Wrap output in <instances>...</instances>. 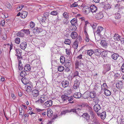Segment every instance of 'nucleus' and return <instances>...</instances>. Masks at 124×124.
I'll return each mask as SVG.
<instances>
[{
    "label": "nucleus",
    "mask_w": 124,
    "mask_h": 124,
    "mask_svg": "<svg viewBox=\"0 0 124 124\" xmlns=\"http://www.w3.org/2000/svg\"><path fill=\"white\" fill-rule=\"evenodd\" d=\"M82 56V55L80 54L77 57L75 63L76 68H78L80 69L84 68V65L83 63L82 62V61L83 60Z\"/></svg>",
    "instance_id": "nucleus-1"
},
{
    "label": "nucleus",
    "mask_w": 124,
    "mask_h": 124,
    "mask_svg": "<svg viewBox=\"0 0 124 124\" xmlns=\"http://www.w3.org/2000/svg\"><path fill=\"white\" fill-rule=\"evenodd\" d=\"M81 39V37H78L77 39V40L74 42L73 45V47L75 49L74 52H78V51L77 49L78 44V40H79L80 41Z\"/></svg>",
    "instance_id": "nucleus-2"
},
{
    "label": "nucleus",
    "mask_w": 124,
    "mask_h": 124,
    "mask_svg": "<svg viewBox=\"0 0 124 124\" xmlns=\"http://www.w3.org/2000/svg\"><path fill=\"white\" fill-rule=\"evenodd\" d=\"M47 99V97L46 95H42L37 101L38 103L41 104L44 103Z\"/></svg>",
    "instance_id": "nucleus-3"
},
{
    "label": "nucleus",
    "mask_w": 124,
    "mask_h": 124,
    "mask_svg": "<svg viewBox=\"0 0 124 124\" xmlns=\"http://www.w3.org/2000/svg\"><path fill=\"white\" fill-rule=\"evenodd\" d=\"M90 114L91 116V117L93 119L92 120V121L93 123V124H100L97 118L94 117V113L92 112H90Z\"/></svg>",
    "instance_id": "nucleus-4"
},
{
    "label": "nucleus",
    "mask_w": 124,
    "mask_h": 124,
    "mask_svg": "<svg viewBox=\"0 0 124 124\" xmlns=\"http://www.w3.org/2000/svg\"><path fill=\"white\" fill-rule=\"evenodd\" d=\"M80 82V80H78L77 79L75 81L73 87L75 90H77L78 88Z\"/></svg>",
    "instance_id": "nucleus-5"
},
{
    "label": "nucleus",
    "mask_w": 124,
    "mask_h": 124,
    "mask_svg": "<svg viewBox=\"0 0 124 124\" xmlns=\"http://www.w3.org/2000/svg\"><path fill=\"white\" fill-rule=\"evenodd\" d=\"M16 54V55L17 56L18 59V58H22V51L20 49H15Z\"/></svg>",
    "instance_id": "nucleus-6"
},
{
    "label": "nucleus",
    "mask_w": 124,
    "mask_h": 124,
    "mask_svg": "<svg viewBox=\"0 0 124 124\" xmlns=\"http://www.w3.org/2000/svg\"><path fill=\"white\" fill-rule=\"evenodd\" d=\"M115 7L116 9L118 8V11L121 12V13L122 11V9H124V7L120 4H116L115 5Z\"/></svg>",
    "instance_id": "nucleus-7"
},
{
    "label": "nucleus",
    "mask_w": 124,
    "mask_h": 124,
    "mask_svg": "<svg viewBox=\"0 0 124 124\" xmlns=\"http://www.w3.org/2000/svg\"><path fill=\"white\" fill-rule=\"evenodd\" d=\"M69 83L68 81L64 80L62 82L61 84L63 87L65 88L68 86Z\"/></svg>",
    "instance_id": "nucleus-8"
},
{
    "label": "nucleus",
    "mask_w": 124,
    "mask_h": 124,
    "mask_svg": "<svg viewBox=\"0 0 124 124\" xmlns=\"http://www.w3.org/2000/svg\"><path fill=\"white\" fill-rule=\"evenodd\" d=\"M43 105L46 107H49L52 105V101L51 100L47 101L44 103Z\"/></svg>",
    "instance_id": "nucleus-9"
},
{
    "label": "nucleus",
    "mask_w": 124,
    "mask_h": 124,
    "mask_svg": "<svg viewBox=\"0 0 124 124\" xmlns=\"http://www.w3.org/2000/svg\"><path fill=\"white\" fill-rule=\"evenodd\" d=\"M39 94V93L38 90L36 89L33 90L32 92V95L34 97H37Z\"/></svg>",
    "instance_id": "nucleus-10"
},
{
    "label": "nucleus",
    "mask_w": 124,
    "mask_h": 124,
    "mask_svg": "<svg viewBox=\"0 0 124 124\" xmlns=\"http://www.w3.org/2000/svg\"><path fill=\"white\" fill-rule=\"evenodd\" d=\"M90 8L93 13L96 12L97 10V8L95 5H91L90 7Z\"/></svg>",
    "instance_id": "nucleus-11"
},
{
    "label": "nucleus",
    "mask_w": 124,
    "mask_h": 124,
    "mask_svg": "<svg viewBox=\"0 0 124 124\" xmlns=\"http://www.w3.org/2000/svg\"><path fill=\"white\" fill-rule=\"evenodd\" d=\"M87 122H88L90 119V116L87 113H85L82 116Z\"/></svg>",
    "instance_id": "nucleus-12"
},
{
    "label": "nucleus",
    "mask_w": 124,
    "mask_h": 124,
    "mask_svg": "<svg viewBox=\"0 0 124 124\" xmlns=\"http://www.w3.org/2000/svg\"><path fill=\"white\" fill-rule=\"evenodd\" d=\"M101 107L99 104H95L94 106L93 109L96 112H97L99 110H100Z\"/></svg>",
    "instance_id": "nucleus-13"
},
{
    "label": "nucleus",
    "mask_w": 124,
    "mask_h": 124,
    "mask_svg": "<svg viewBox=\"0 0 124 124\" xmlns=\"http://www.w3.org/2000/svg\"><path fill=\"white\" fill-rule=\"evenodd\" d=\"M85 105L83 104H81L79 105L76 109H75L76 110V112L74 113H76L77 111L81 110L83 109Z\"/></svg>",
    "instance_id": "nucleus-14"
},
{
    "label": "nucleus",
    "mask_w": 124,
    "mask_h": 124,
    "mask_svg": "<svg viewBox=\"0 0 124 124\" xmlns=\"http://www.w3.org/2000/svg\"><path fill=\"white\" fill-rule=\"evenodd\" d=\"M103 16L102 13L100 12L97 14L95 16V18L97 20H99L101 19Z\"/></svg>",
    "instance_id": "nucleus-15"
},
{
    "label": "nucleus",
    "mask_w": 124,
    "mask_h": 124,
    "mask_svg": "<svg viewBox=\"0 0 124 124\" xmlns=\"http://www.w3.org/2000/svg\"><path fill=\"white\" fill-rule=\"evenodd\" d=\"M47 114L48 116L49 117H50L53 115V112L51 109L48 108L47 110Z\"/></svg>",
    "instance_id": "nucleus-16"
},
{
    "label": "nucleus",
    "mask_w": 124,
    "mask_h": 124,
    "mask_svg": "<svg viewBox=\"0 0 124 124\" xmlns=\"http://www.w3.org/2000/svg\"><path fill=\"white\" fill-rule=\"evenodd\" d=\"M83 11L84 13L85 14H87L90 12L89 8L87 7L84 8Z\"/></svg>",
    "instance_id": "nucleus-17"
},
{
    "label": "nucleus",
    "mask_w": 124,
    "mask_h": 124,
    "mask_svg": "<svg viewBox=\"0 0 124 124\" xmlns=\"http://www.w3.org/2000/svg\"><path fill=\"white\" fill-rule=\"evenodd\" d=\"M27 46V43L25 42H23L21 43L20 45V48L22 49H25Z\"/></svg>",
    "instance_id": "nucleus-18"
},
{
    "label": "nucleus",
    "mask_w": 124,
    "mask_h": 124,
    "mask_svg": "<svg viewBox=\"0 0 124 124\" xmlns=\"http://www.w3.org/2000/svg\"><path fill=\"white\" fill-rule=\"evenodd\" d=\"M76 112V110L75 109H72L70 110H67L63 111L62 113V114H65L66 113L68 112Z\"/></svg>",
    "instance_id": "nucleus-19"
},
{
    "label": "nucleus",
    "mask_w": 124,
    "mask_h": 124,
    "mask_svg": "<svg viewBox=\"0 0 124 124\" xmlns=\"http://www.w3.org/2000/svg\"><path fill=\"white\" fill-rule=\"evenodd\" d=\"M78 36V34L75 31L72 32L70 35L71 38L73 39H76L77 37Z\"/></svg>",
    "instance_id": "nucleus-20"
},
{
    "label": "nucleus",
    "mask_w": 124,
    "mask_h": 124,
    "mask_svg": "<svg viewBox=\"0 0 124 124\" xmlns=\"http://www.w3.org/2000/svg\"><path fill=\"white\" fill-rule=\"evenodd\" d=\"M82 96L81 94L79 92L75 93L73 95V97L76 98H79Z\"/></svg>",
    "instance_id": "nucleus-21"
},
{
    "label": "nucleus",
    "mask_w": 124,
    "mask_h": 124,
    "mask_svg": "<svg viewBox=\"0 0 124 124\" xmlns=\"http://www.w3.org/2000/svg\"><path fill=\"white\" fill-rule=\"evenodd\" d=\"M103 67L105 70L106 71H108L110 70V64H104L103 65Z\"/></svg>",
    "instance_id": "nucleus-22"
},
{
    "label": "nucleus",
    "mask_w": 124,
    "mask_h": 124,
    "mask_svg": "<svg viewBox=\"0 0 124 124\" xmlns=\"http://www.w3.org/2000/svg\"><path fill=\"white\" fill-rule=\"evenodd\" d=\"M116 87L118 89L121 88L123 86L122 83L121 81H118L116 85Z\"/></svg>",
    "instance_id": "nucleus-23"
},
{
    "label": "nucleus",
    "mask_w": 124,
    "mask_h": 124,
    "mask_svg": "<svg viewBox=\"0 0 124 124\" xmlns=\"http://www.w3.org/2000/svg\"><path fill=\"white\" fill-rule=\"evenodd\" d=\"M103 30V28L101 26H99L97 28V29L96 30V32L99 35L102 31Z\"/></svg>",
    "instance_id": "nucleus-24"
},
{
    "label": "nucleus",
    "mask_w": 124,
    "mask_h": 124,
    "mask_svg": "<svg viewBox=\"0 0 124 124\" xmlns=\"http://www.w3.org/2000/svg\"><path fill=\"white\" fill-rule=\"evenodd\" d=\"M96 93L94 91H93L89 93V97L91 98H95L96 96Z\"/></svg>",
    "instance_id": "nucleus-25"
},
{
    "label": "nucleus",
    "mask_w": 124,
    "mask_h": 124,
    "mask_svg": "<svg viewBox=\"0 0 124 124\" xmlns=\"http://www.w3.org/2000/svg\"><path fill=\"white\" fill-rule=\"evenodd\" d=\"M21 80L23 83L24 85H27L28 83V79L25 77L22 78Z\"/></svg>",
    "instance_id": "nucleus-26"
},
{
    "label": "nucleus",
    "mask_w": 124,
    "mask_h": 124,
    "mask_svg": "<svg viewBox=\"0 0 124 124\" xmlns=\"http://www.w3.org/2000/svg\"><path fill=\"white\" fill-rule=\"evenodd\" d=\"M31 69V67L29 64H27L24 67V70L25 71H29Z\"/></svg>",
    "instance_id": "nucleus-27"
},
{
    "label": "nucleus",
    "mask_w": 124,
    "mask_h": 124,
    "mask_svg": "<svg viewBox=\"0 0 124 124\" xmlns=\"http://www.w3.org/2000/svg\"><path fill=\"white\" fill-rule=\"evenodd\" d=\"M27 12L26 11H23L21 13V17L22 18H24L27 16Z\"/></svg>",
    "instance_id": "nucleus-28"
},
{
    "label": "nucleus",
    "mask_w": 124,
    "mask_h": 124,
    "mask_svg": "<svg viewBox=\"0 0 124 124\" xmlns=\"http://www.w3.org/2000/svg\"><path fill=\"white\" fill-rule=\"evenodd\" d=\"M104 94L106 96H109L111 94V92L109 90L107 89L104 91Z\"/></svg>",
    "instance_id": "nucleus-29"
},
{
    "label": "nucleus",
    "mask_w": 124,
    "mask_h": 124,
    "mask_svg": "<svg viewBox=\"0 0 124 124\" xmlns=\"http://www.w3.org/2000/svg\"><path fill=\"white\" fill-rule=\"evenodd\" d=\"M107 41H106V40H102L101 41V44L103 46H107Z\"/></svg>",
    "instance_id": "nucleus-30"
},
{
    "label": "nucleus",
    "mask_w": 124,
    "mask_h": 124,
    "mask_svg": "<svg viewBox=\"0 0 124 124\" xmlns=\"http://www.w3.org/2000/svg\"><path fill=\"white\" fill-rule=\"evenodd\" d=\"M114 38L115 40L119 41L120 40V36L117 34H115L114 36Z\"/></svg>",
    "instance_id": "nucleus-31"
},
{
    "label": "nucleus",
    "mask_w": 124,
    "mask_h": 124,
    "mask_svg": "<svg viewBox=\"0 0 124 124\" xmlns=\"http://www.w3.org/2000/svg\"><path fill=\"white\" fill-rule=\"evenodd\" d=\"M96 55H99L101 54V51L100 50L95 49L94 50L93 53Z\"/></svg>",
    "instance_id": "nucleus-32"
},
{
    "label": "nucleus",
    "mask_w": 124,
    "mask_h": 124,
    "mask_svg": "<svg viewBox=\"0 0 124 124\" xmlns=\"http://www.w3.org/2000/svg\"><path fill=\"white\" fill-rule=\"evenodd\" d=\"M70 23L72 25H76L77 23V19L76 18L73 19L70 21Z\"/></svg>",
    "instance_id": "nucleus-33"
},
{
    "label": "nucleus",
    "mask_w": 124,
    "mask_h": 124,
    "mask_svg": "<svg viewBox=\"0 0 124 124\" xmlns=\"http://www.w3.org/2000/svg\"><path fill=\"white\" fill-rule=\"evenodd\" d=\"M108 88V86L106 83H104L101 85V90H105Z\"/></svg>",
    "instance_id": "nucleus-34"
},
{
    "label": "nucleus",
    "mask_w": 124,
    "mask_h": 124,
    "mask_svg": "<svg viewBox=\"0 0 124 124\" xmlns=\"http://www.w3.org/2000/svg\"><path fill=\"white\" fill-rule=\"evenodd\" d=\"M119 55L117 54L114 53L112 54L111 56L112 58L114 60H116L117 59Z\"/></svg>",
    "instance_id": "nucleus-35"
},
{
    "label": "nucleus",
    "mask_w": 124,
    "mask_h": 124,
    "mask_svg": "<svg viewBox=\"0 0 124 124\" xmlns=\"http://www.w3.org/2000/svg\"><path fill=\"white\" fill-rule=\"evenodd\" d=\"M86 52L88 55L91 56L94 53V51L92 50H88Z\"/></svg>",
    "instance_id": "nucleus-36"
},
{
    "label": "nucleus",
    "mask_w": 124,
    "mask_h": 124,
    "mask_svg": "<svg viewBox=\"0 0 124 124\" xmlns=\"http://www.w3.org/2000/svg\"><path fill=\"white\" fill-rule=\"evenodd\" d=\"M106 114L105 112H103L101 115V119L104 120L106 117Z\"/></svg>",
    "instance_id": "nucleus-37"
},
{
    "label": "nucleus",
    "mask_w": 124,
    "mask_h": 124,
    "mask_svg": "<svg viewBox=\"0 0 124 124\" xmlns=\"http://www.w3.org/2000/svg\"><path fill=\"white\" fill-rule=\"evenodd\" d=\"M61 98L63 101H65L67 100L68 96L66 95H63L61 96Z\"/></svg>",
    "instance_id": "nucleus-38"
},
{
    "label": "nucleus",
    "mask_w": 124,
    "mask_h": 124,
    "mask_svg": "<svg viewBox=\"0 0 124 124\" xmlns=\"http://www.w3.org/2000/svg\"><path fill=\"white\" fill-rule=\"evenodd\" d=\"M89 24L88 22H86L85 23L84 26V29L85 30L84 31V33L85 34H87L86 31L87 30V25L88 24Z\"/></svg>",
    "instance_id": "nucleus-39"
},
{
    "label": "nucleus",
    "mask_w": 124,
    "mask_h": 124,
    "mask_svg": "<svg viewBox=\"0 0 124 124\" xmlns=\"http://www.w3.org/2000/svg\"><path fill=\"white\" fill-rule=\"evenodd\" d=\"M23 31H21V30L18 33L17 35L18 36H19L20 37H23L24 35V33L23 32Z\"/></svg>",
    "instance_id": "nucleus-40"
},
{
    "label": "nucleus",
    "mask_w": 124,
    "mask_h": 124,
    "mask_svg": "<svg viewBox=\"0 0 124 124\" xmlns=\"http://www.w3.org/2000/svg\"><path fill=\"white\" fill-rule=\"evenodd\" d=\"M65 94L67 95H70L71 93V89L70 88L67 89L65 92Z\"/></svg>",
    "instance_id": "nucleus-41"
},
{
    "label": "nucleus",
    "mask_w": 124,
    "mask_h": 124,
    "mask_svg": "<svg viewBox=\"0 0 124 124\" xmlns=\"http://www.w3.org/2000/svg\"><path fill=\"white\" fill-rule=\"evenodd\" d=\"M26 91L28 92H30L32 90V89L31 86L28 85L26 86Z\"/></svg>",
    "instance_id": "nucleus-42"
},
{
    "label": "nucleus",
    "mask_w": 124,
    "mask_h": 124,
    "mask_svg": "<svg viewBox=\"0 0 124 124\" xmlns=\"http://www.w3.org/2000/svg\"><path fill=\"white\" fill-rule=\"evenodd\" d=\"M104 8L106 9H110L111 8V5L108 3L106 4L104 6Z\"/></svg>",
    "instance_id": "nucleus-43"
},
{
    "label": "nucleus",
    "mask_w": 124,
    "mask_h": 124,
    "mask_svg": "<svg viewBox=\"0 0 124 124\" xmlns=\"http://www.w3.org/2000/svg\"><path fill=\"white\" fill-rule=\"evenodd\" d=\"M35 62L34 63L35 66L38 67L40 65V62L38 60H36L35 61Z\"/></svg>",
    "instance_id": "nucleus-44"
},
{
    "label": "nucleus",
    "mask_w": 124,
    "mask_h": 124,
    "mask_svg": "<svg viewBox=\"0 0 124 124\" xmlns=\"http://www.w3.org/2000/svg\"><path fill=\"white\" fill-rule=\"evenodd\" d=\"M64 42L65 44L70 45L71 43V41L69 39H65Z\"/></svg>",
    "instance_id": "nucleus-45"
},
{
    "label": "nucleus",
    "mask_w": 124,
    "mask_h": 124,
    "mask_svg": "<svg viewBox=\"0 0 124 124\" xmlns=\"http://www.w3.org/2000/svg\"><path fill=\"white\" fill-rule=\"evenodd\" d=\"M26 75V73L25 71H22L20 74V76L23 78L25 77V76Z\"/></svg>",
    "instance_id": "nucleus-46"
},
{
    "label": "nucleus",
    "mask_w": 124,
    "mask_h": 124,
    "mask_svg": "<svg viewBox=\"0 0 124 124\" xmlns=\"http://www.w3.org/2000/svg\"><path fill=\"white\" fill-rule=\"evenodd\" d=\"M93 103H95V104H98L99 101L100 100L98 98H95L93 99Z\"/></svg>",
    "instance_id": "nucleus-47"
},
{
    "label": "nucleus",
    "mask_w": 124,
    "mask_h": 124,
    "mask_svg": "<svg viewBox=\"0 0 124 124\" xmlns=\"http://www.w3.org/2000/svg\"><path fill=\"white\" fill-rule=\"evenodd\" d=\"M64 69L63 66H60L58 68V71L60 72L62 71Z\"/></svg>",
    "instance_id": "nucleus-48"
},
{
    "label": "nucleus",
    "mask_w": 124,
    "mask_h": 124,
    "mask_svg": "<svg viewBox=\"0 0 124 124\" xmlns=\"http://www.w3.org/2000/svg\"><path fill=\"white\" fill-rule=\"evenodd\" d=\"M60 62L62 63H63L65 62V58L63 56H61L60 59Z\"/></svg>",
    "instance_id": "nucleus-49"
},
{
    "label": "nucleus",
    "mask_w": 124,
    "mask_h": 124,
    "mask_svg": "<svg viewBox=\"0 0 124 124\" xmlns=\"http://www.w3.org/2000/svg\"><path fill=\"white\" fill-rule=\"evenodd\" d=\"M36 31L38 33L42 32L43 31V29L40 28H37L35 29Z\"/></svg>",
    "instance_id": "nucleus-50"
},
{
    "label": "nucleus",
    "mask_w": 124,
    "mask_h": 124,
    "mask_svg": "<svg viewBox=\"0 0 124 124\" xmlns=\"http://www.w3.org/2000/svg\"><path fill=\"white\" fill-rule=\"evenodd\" d=\"M21 31H23V32L29 35L30 34V31L28 29H23L21 30Z\"/></svg>",
    "instance_id": "nucleus-51"
},
{
    "label": "nucleus",
    "mask_w": 124,
    "mask_h": 124,
    "mask_svg": "<svg viewBox=\"0 0 124 124\" xmlns=\"http://www.w3.org/2000/svg\"><path fill=\"white\" fill-rule=\"evenodd\" d=\"M63 16L65 18H68L69 17V14L66 12H64L63 14Z\"/></svg>",
    "instance_id": "nucleus-52"
},
{
    "label": "nucleus",
    "mask_w": 124,
    "mask_h": 124,
    "mask_svg": "<svg viewBox=\"0 0 124 124\" xmlns=\"http://www.w3.org/2000/svg\"><path fill=\"white\" fill-rule=\"evenodd\" d=\"M115 17L116 19H119L121 17V15L118 13H116L115 14Z\"/></svg>",
    "instance_id": "nucleus-53"
},
{
    "label": "nucleus",
    "mask_w": 124,
    "mask_h": 124,
    "mask_svg": "<svg viewBox=\"0 0 124 124\" xmlns=\"http://www.w3.org/2000/svg\"><path fill=\"white\" fill-rule=\"evenodd\" d=\"M57 12L55 10L52 11L50 13V14L53 16H56L57 15Z\"/></svg>",
    "instance_id": "nucleus-54"
},
{
    "label": "nucleus",
    "mask_w": 124,
    "mask_h": 124,
    "mask_svg": "<svg viewBox=\"0 0 124 124\" xmlns=\"http://www.w3.org/2000/svg\"><path fill=\"white\" fill-rule=\"evenodd\" d=\"M23 108H21V110H19L20 111V114L19 115H21L23 116V115H24V111L23 110Z\"/></svg>",
    "instance_id": "nucleus-55"
},
{
    "label": "nucleus",
    "mask_w": 124,
    "mask_h": 124,
    "mask_svg": "<svg viewBox=\"0 0 124 124\" xmlns=\"http://www.w3.org/2000/svg\"><path fill=\"white\" fill-rule=\"evenodd\" d=\"M42 84V83L40 80H38L37 83H36V86L40 87Z\"/></svg>",
    "instance_id": "nucleus-56"
},
{
    "label": "nucleus",
    "mask_w": 124,
    "mask_h": 124,
    "mask_svg": "<svg viewBox=\"0 0 124 124\" xmlns=\"http://www.w3.org/2000/svg\"><path fill=\"white\" fill-rule=\"evenodd\" d=\"M30 26L31 28H33L34 27L35 23L31 21L30 23Z\"/></svg>",
    "instance_id": "nucleus-57"
},
{
    "label": "nucleus",
    "mask_w": 124,
    "mask_h": 124,
    "mask_svg": "<svg viewBox=\"0 0 124 124\" xmlns=\"http://www.w3.org/2000/svg\"><path fill=\"white\" fill-rule=\"evenodd\" d=\"M15 41L16 43L17 44H19L20 42V38H18L16 39Z\"/></svg>",
    "instance_id": "nucleus-58"
},
{
    "label": "nucleus",
    "mask_w": 124,
    "mask_h": 124,
    "mask_svg": "<svg viewBox=\"0 0 124 124\" xmlns=\"http://www.w3.org/2000/svg\"><path fill=\"white\" fill-rule=\"evenodd\" d=\"M24 7V6L23 5H19L17 7V9H19V11H20Z\"/></svg>",
    "instance_id": "nucleus-59"
},
{
    "label": "nucleus",
    "mask_w": 124,
    "mask_h": 124,
    "mask_svg": "<svg viewBox=\"0 0 124 124\" xmlns=\"http://www.w3.org/2000/svg\"><path fill=\"white\" fill-rule=\"evenodd\" d=\"M85 40L87 42H88L89 41V39L88 35L87 34H85Z\"/></svg>",
    "instance_id": "nucleus-60"
},
{
    "label": "nucleus",
    "mask_w": 124,
    "mask_h": 124,
    "mask_svg": "<svg viewBox=\"0 0 124 124\" xmlns=\"http://www.w3.org/2000/svg\"><path fill=\"white\" fill-rule=\"evenodd\" d=\"M6 6L8 8L10 9L11 8V6L9 3H7L6 5Z\"/></svg>",
    "instance_id": "nucleus-61"
},
{
    "label": "nucleus",
    "mask_w": 124,
    "mask_h": 124,
    "mask_svg": "<svg viewBox=\"0 0 124 124\" xmlns=\"http://www.w3.org/2000/svg\"><path fill=\"white\" fill-rule=\"evenodd\" d=\"M88 93L87 92H85L83 95V96L84 97V98H86L88 97L89 95H87Z\"/></svg>",
    "instance_id": "nucleus-62"
},
{
    "label": "nucleus",
    "mask_w": 124,
    "mask_h": 124,
    "mask_svg": "<svg viewBox=\"0 0 124 124\" xmlns=\"http://www.w3.org/2000/svg\"><path fill=\"white\" fill-rule=\"evenodd\" d=\"M49 13L47 12H46L45 13H44L43 15V16L44 17H45L46 18L48 17L49 15Z\"/></svg>",
    "instance_id": "nucleus-63"
},
{
    "label": "nucleus",
    "mask_w": 124,
    "mask_h": 124,
    "mask_svg": "<svg viewBox=\"0 0 124 124\" xmlns=\"http://www.w3.org/2000/svg\"><path fill=\"white\" fill-rule=\"evenodd\" d=\"M78 6V4L77 2H75L74 3L72 4L70 6V7H76Z\"/></svg>",
    "instance_id": "nucleus-64"
}]
</instances>
